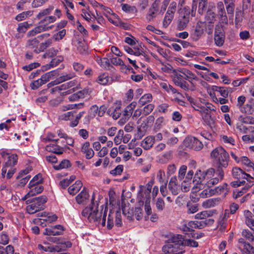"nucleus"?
Returning a JSON list of instances; mask_svg holds the SVG:
<instances>
[{
  "mask_svg": "<svg viewBox=\"0 0 254 254\" xmlns=\"http://www.w3.org/2000/svg\"><path fill=\"white\" fill-rule=\"evenodd\" d=\"M64 28V21H61L59 22L56 27V30L59 31L58 33L55 34L54 36V38L56 41H59L62 40L64 37L63 31V28Z\"/></svg>",
  "mask_w": 254,
  "mask_h": 254,
  "instance_id": "30",
  "label": "nucleus"
},
{
  "mask_svg": "<svg viewBox=\"0 0 254 254\" xmlns=\"http://www.w3.org/2000/svg\"><path fill=\"white\" fill-rule=\"evenodd\" d=\"M78 99L84 98L89 94L88 89H84L83 90L79 91L76 93Z\"/></svg>",
  "mask_w": 254,
  "mask_h": 254,
  "instance_id": "61",
  "label": "nucleus"
},
{
  "mask_svg": "<svg viewBox=\"0 0 254 254\" xmlns=\"http://www.w3.org/2000/svg\"><path fill=\"white\" fill-rule=\"evenodd\" d=\"M82 183L80 181H76L74 184L70 186L68 189V192L70 194H75L81 189Z\"/></svg>",
  "mask_w": 254,
  "mask_h": 254,
  "instance_id": "28",
  "label": "nucleus"
},
{
  "mask_svg": "<svg viewBox=\"0 0 254 254\" xmlns=\"http://www.w3.org/2000/svg\"><path fill=\"white\" fill-rule=\"evenodd\" d=\"M154 108V105L153 104H148L143 108L142 111L143 112V114L146 116L149 114L153 111Z\"/></svg>",
  "mask_w": 254,
  "mask_h": 254,
  "instance_id": "56",
  "label": "nucleus"
},
{
  "mask_svg": "<svg viewBox=\"0 0 254 254\" xmlns=\"http://www.w3.org/2000/svg\"><path fill=\"white\" fill-rule=\"evenodd\" d=\"M205 24L203 22L198 21L191 30L190 35L193 41H198L204 33Z\"/></svg>",
  "mask_w": 254,
  "mask_h": 254,
  "instance_id": "11",
  "label": "nucleus"
},
{
  "mask_svg": "<svg viewBox=\"0 0 254 254\" xmlns=\"http://www.w3.org/2000/svg\"><path fill=\"white\" fill-rule=\"evenodd\" d=\"M89 197V195L86 190L84 188L83 190L76 196V200L78 204L84 203Z\"/></svg>",
  "mask_w": 254,
  "mask_h": 254,
  "instance_id": "27",
  "label": "nucleus"
},
{
  "mask_svg": "<svg viewBox=\"0 0 254 254\" xmlns=\"http://www.w3.org/2000/svg\"><path fill=\"white\" fill-rule=\"evenodd\" d=\"M186 246L197 247L198 246V243L191 239H186L184 240L183 249Z\"/></svg>",
  "mask_w": 254,
  "mask_h": 254,
  "instance_id": "51",
  "label": "nucleus"
},
{
  "mask_svg": "<svg viewBox=\"0 0 254 254\" xmlns=\"http://www.w3.org/2000/svg\"><path fill=\"white\" fill-rule=\"evenodd\" d=\"M172 76L176 85L180 87L185 90H188L189 89V84L184 80V75L180 72V68L173 70Z\"/></svg>",
  "mask_w": 254,
  "mask_h": 254,
  "instance_id": "9",
  "label": "nucleus"
},
{
  "mask_svg": "<svg viewBox=\"0 0 254 254\" xmlns=\"http://www.w3.org/2000/svg\"><path fill=\"white\" fill-rule=\"evenodd\" d=\"M52 231H55L56 233H53V235H62L64 232V227L61 225H57L51 227Z\"/></svg>",
  "mask_w": 254,
  "mask_h": 254,
  "instance_id": "49",
  "label": "nucleus"
},
{
  "mask_svg": "<svg viewBox=\"0 0 254 254\" xmlns=\"http://www.w3.org/2000/svg\"><path fill=\"white\" fill-rule=\"evenodd\" d=\"M225 36L222 25H217L215 29L214 41L215 44L219 47L222 46L225 41Z\"/></svg>",
  "mask_w": 254,
  "mask_h": 254,
  "instance_id": "13",
  "label": "nucleus"
},
{
  "mask_svg": "<svg viewBox=\"0 0 254 254\" xmlns=\"http://www.w3.org/2000/svg\"><path fill=\"white\" fill-rule=\"evenodd\" d=\"M97 63L103 67L108 68L110 65V61L107 58L97 59Z\"/></svg>",
  "mask_w": 254,
  "mask_h": 254,
  "instance_id": "46",
  "label": "nucleus"
},
{
  "mask_svg": "<svg viewBox=\"0 0 254 254\" xmlns=\"http://www.w3.org/2000/svg\"><path fill=\"white\" fill-rule=\"evenodd\" d=\"M75 113L74 111H69L64 113V120L70 121L69 125L71 127H76L78 125L79 120L82 117L84 112H79L76 116L74 115Z\"/></svg>",
  "mask_w": 254,
  "mask_h": 254,
  "instance_id": "12",
  "label": "nucleus"
},
{
  "mask_svg": "<svg viewBox=\"0 0 254 254\" xmlns=\"http://www.w3.org/2000/svg\"><path fill=\"white\" fill-rule=\"evenodd\" d=\"M47 198L45 195H41L31 200H27L26 210L29 214H34L44 209V204L47 202Z\"/></svg>",
  "mask_w": 254,
  "mask_h": 254,
  "instance_id": "7",
  "label": "nucleus"
},
{
  "mask_svg": "<svg viewBox=\"0 0 254 254\" xmlns=\"http://www.w3.org/2000/svg\"><path fill=\"white\" fill-rule=\"evenodd\" d=\"M242 236L250 242H254V236L248 229H244L242 232Z\"/></svg>",
  "mask_w": 254,
  "mask_h": 254,
  "instance_id": "45",
  "label": "nucleus"
},
{
  "mask_svg": "<svg viewBox=\"0 0 254 254\" xmlns=\"http://www.w3.org/2000/svg\"><path fill=\"white\" fill-rule=\"evenodd\" d=\"M41 216L44 217L42 220L49 223L55 221L58 218V217L55 214L49 213H42Z\"/></svg>",
  "mask_w": 254,
  "mask_h": 254,
  "instance_id": "36",
  "label": "nucleus"
},
{
  "mask_svg": "<svg viewBox=\"0 0 254 254\" xmlns=\"http://www.w3.org/2000/svg\"><path fill=\"white\" fill-rule=\"evenodd\" d=\"M56 20V18L54 16H48L45 17L39 22L38 25L27 33V36H34L42 32L52 29L53 28L54 25H49V24L53 23Z\"/></svg>",
  "mask_w": 254,
  "mask_h": 254,
  "instance_id": "5",
  "label": "nucleus"
},
{
  "mask_svg": "<svg viewBox=\"0 0 254 254\" xmlns=\"http://www.w3.org/2000/svg\"><path fill=\"white\" fill-rule=\"evenodd\" d=\"M52 74L50 72H47L44 74L40 78V80L42 81V83L45 84L46 82L49 81L51 78Z\"/></svg>",
  "mask_w": 254,
  "mask_h": 254,
  "instance_id": "60",
  "label": "nucleus"
},
{
  "mask_svg": "<svg viewBox=\"0 0 254 254\" xmlns=\"http://www.w3.org/2000/svg\"><path fill=\"white\" fill-rule=\"evenodd\" d=\"M241 112L252 114L254 112V99L252 98L241 108Z\"/></svg>",
  "mask_w": 254,
  "mask_h": 254,
  "instance_id": "24",
  "label": "nucleus"
},
{
  "mask_svg": "<svg viewBox=\"0 0 254 254\" xmlns=\"http://www.w3.org/2000/svg\"><path fill=\"white\" fill-rule=\"evenodd\" d=\"M190 180L186 179L181 184V190L184 192H187L190 190Z\"/></svg>",
  "mask_w": 254,
  "mask_h": 254,
  "instance_id": "47",
  "label": "nucleus"
},
{
  "mask_svg": "<svg viewBox=\"0 0 254 254\" xmlns=\"http://www.w3.org/2000/svg\"><path fill=\"white\" fill-rule=\"evenodd\" d=\"M184 240L182 235L173 236L170 239V242L163 247V252L173 254H183L185 252L183 250Z\"/></svg>",
  "mask_w": 254,
  "mask_h": 254,
  "instance_id": "4",
  "label": "nucleus"
},
{
  "mask_svg": "<svg viewBox=\"0 0 254 254\" xmlns=\"http://www.w3.org/2000/svg\"><path fill=\"white\" fill-rule=\"evenodd\" d=\"M244 215L246 224L254 232V214L250 211L246 210L244 211Z\"/></svg>",
  "mask_w": 254,
  "mask_h": 254,
  "instance_id": "17",
  "label": "nucleus"
},
{
  "mask_svg": "<svg viewBox=\"0 0 254 254\" xmlns=\"http://www.w3.org/2000/svg\"><path fill=\"white\" fill-rule=\"evenodd\" d=\"M77 49L80 54H85L87 53V47L85 44L79 42Z\"/></svg>",
  "mask_w": 254,
  "mask_h": 254,
  "instance_id": "53",
  "label": "nucleus"
},
{
  "mask_svg": "<svg viewBox=\"0 0 254 254\" xmlns=\"http://www.w3.org/2000/svg\"><path fill=\"white\" fill-rule=\"evenodd\" d=\"M180 15L177 21V28L179 30L185 29L190 21V11L189 6H185L179 10Z\"/></svg>",
  "mask_w": 254,
  "mask_h": 254,
  "instance_id": "8",
  "label": "nucleus"
},
{
  "mask_svg": "<svg viewBox=\"0 0 254 254\" xmlns=\"http://www.w3.org/2000/svg\"><path fill=\"white\" fill-rule=\"evenodd\" d=\"M168 188L173 194L176 195L179 192V185L176 177H172L169 183Z\"/></svg>",
  "mask_w": 254,
  "mask_h": 254,
  "instance_id": "23",
  "label": "nucleus"
},
{
  "mask_svg": "<svg viewBox=\"0 0 254 254\" xmlns=\"http://www.w3.org/2000/svg\"><path fill=\"white\" fill-rule=\"evenodd\" d=\"M53 9V7H49L48 8L43 10L37 14V18L38 19H41L43 16H46L51 13Z\"/></svg>",
  "mask_w": 254,
  "mask_h": 254,
  "instance_id": "50",
  "label": "nucleus"
},
{
  "mask_svg": "<svg viewBox=\"0 0 254 254\" xmlns=\"http://www.w3.org/2000/svg\"><path fill=\"white\" fill-rule=\"evenodd\" d=\"M77 82L74 80L64 83V95L72 93L77 89Z\"/></svg>",
  "mask_w": 254,
  "mask_h": 254,
  "instance_id": "22",
  "label": "nucleus"
},
{
  "mask_svg": "<svg viewBox=\"0 0 254 254\" xmlns=\"http://www.w3.org/2000/svg\"><path fill=\"white\" fill-rule=\"evenodd\" d=\"M198 3V12L202 14L206 11V6L207 4V0H193L191 14L192 16H195V11Z\"/></svg>",
  "mask_w": 254,
  "mask_h": 254,
  "instance_id": "14",
  "label": "nucleus"
},
{
  "mask_svg": "<svg viewBox=\"0 0 254 254\" xmlns=\"http://www.w3.org/2000/svg\"><path fill=\"white\" fill-rule=\"evenodd\" d=\"M213 213L210 211H203L195 214V218L200 220H205L211 216Z\"/></svg>",
  "mask_w": 254,
  "mask_h": 254,
  "instance_id": "35",
  "label": "nucleus"
},
{
  "mask_svg": "<svg viewBox=\"0 0 254 254\" xmlns=\"http://www.w3.org/2000/svg\"><path fill=\"white\" fill-rule=\"evenodd\" d=\"M240 160V163L247 166L252 167L254 165V163L247 157L242 156Z\"/></svg>",
  "mask_w": 254,
  "mask_h": 254,
  "instance_id": "59",
  "label": "nucleus"
},
{
  "mask_svg": "<svg viewBox=\"0 0 254 254\" xmlns=\"http://www.w3.org/2000/svg\"><path fill=\"white\" fill-rule=\"evenodd\" d=\"M39 44V41L37 38H34L31 39H29L27 41L26 44V47L30 49H33L35 51V50L38 49L37 48V46Z\"/></svg>",
  "mask_w": 254,
  "mask_h": 254,
  "instance_id": "39",
  "label": "nucleus"
},
{
  "mask_svg": "<svg viewBox=\"0 0 254 254\" xmlns=\"http://www.w3.org/2000/svg\"><path fill=\"white\" fill-rule=\"evenodd\" d=\"M0 154L6 160L1 169V175L4 177L7 173L6 177L10 179L15 172L14 166L17 163L18 156L15 154H10L5 151H1Z\"/></svg>",
  "mask_w": 254,
  "mask_h": 254,
  "instance_id": "3",
  "label": "nucleus"
},
{
  "mask_svg": "<svg viewBox=\"0 0 254 254\" xmlns=\"http://www.w3.org/2000/svg\"><path fill=\"white\" fill-rule=\"evenodd\" d=\"M138 129L141 130L142 129L145 130L149 125L148 124L146 120V117H140L137 121Z\"/></svg>",
  "mask_w": 254,
  "mask_h": 254,
  "instance_id": "37",
  "label": "nucleus"
},
{
  "mask_svg": "<svg viewBox=\"0 0 254 254\" xmlns=\"http://www.w3.org/2000/svg\"><path fill=\"white\" fill-rule=\"evenodd\" d=\"M199 113L201 114L202 119L206 123H209V120L211 118V115L209 114V113L206 110L205 106L204 105L201 108Z\"/></svg>",
  "mask_w": 254,
  "mask_h": 254,
  "instance_id": "44",
  "label": "nucleus"
},
{
  "mask_svg": "<svg viewBox=\"0 0 254 254\" xmlns=\"http://www.w3.org/2000/svg\"><path fill=\"white\" fill-rule=\"evenodd\" d=\"M244 215L246 224L254 232V214L250 211L246 210L244 211Z\"/></svg>",
  "mask_w": 254,
  "mask_h": 254,
  "instance_id": "18",
  "label": "nucleus"
},
{
  "mask_svg": "<svg viewBox=\"0 0 254 254\" xmlns=\"http://www.w3.org/2000/svg\"><path fill=\"white\" fill-rule=\"evenodd\" d=\"M188 213L189 214L194 213L198 210V206L196 204H187Z\"/></svg>",
  "mask_w": 254,
  "mask_h": 254,
  "instance_id": "58",
  "label": "nucleus"
},
{
  "mask_svg": "<svg viewBox=\"0 0 254 254\" xmlns=\"http://www.w3.org/2000/svg\"><path fill=\"white\" fill-rule=\"evenodd\" d=\"M212 90L218 92L223 97L227 98L230 93L232 92V89L230 87H220L217 86H213Z\"/></svg>",
  "mask_w": 254,
  "mask_h": 254,
  "instance_id": "20",
  "label": "nucleus"
},
{
  "mask_svg": "<svg viewBox=\"0 0 254 254\" xmlns=\"http://www.w3.org/2000/svg\"><path fill=\"white\" fill-rule=\"evenodd\" d=\"M184 145L187 147L192 148L197 151L201 150L203 147L201 141L197 138L192 136H188L185 138L184 141Z\"/></svg>",
  "mask_w": 254,
  "mask_h": 254,
  "instance_id": "10",
  "label": "nucleus"
},
{
  "mask_svg": "<svg viewBox=\"0 0 254 254\" xmlns=\"http://www.w3.org/2000/svg\"><path fill=\"white\" fill-rule=\"evenodd\" d=\"M81 151L85 154V157L88 159L92 158L94 155V152L90 147V143L88 141H86L82 144Z\"/></svg>",
  "mask_w": 254,
  "mask_h": 254,
  "instance_id": "19",
  "label": "nucleus"
},
{
  "mask_svg": "<svg viewBox=\"0 0 254 254\" xmlns=\"http://www.w3.org/2000/svg\"><path fill=\"white\" fill-rule=\"evenodd\" d=\"M238 121L241 123H243L245 124H254V118H253L252 116L241 115L239 117Z\"/></svg>",
  "mask_w": 254,
  "mask_h": 254,
  "instance_id": "33",
  "label": "nucleus"
},
{
  "mask_svg": "<svg viewBox=\"0 0 254 254\" xmlns=\"http://www.w3.org/2000/svg\"><path fill=\"white\" fill-rule=\"evenodd\" d=\"M158 3L155 1L151 5L149 9L146 16V20L148 22H152L157 16L158 11Z\"/></svg>",
  "mask_w": 254,
  "mask_h": 254,
  "instance_id": "16",
  "label": "nucleus"
},
{
  "mask_svg": "<svg viewBox=\"0 0 254 254\" xmlns=\"http://www.w3.org/2000/svg\"><path fill=\"white\" fill-rule=\"evenodd\" d=\"M180 72L183 74L184 79L190 82H192V80L197 78L193 73L187 68H180Z\"/></svg>",
  "mask_w": 254,
  "mask_h": 254,
  "instance_id": "26",
  "label": "nucleus"
},
{
  "mask_svg": "<svg viewBox=\"0 0 254 254\" xmlns=\"http://www.w3.org/2000/svg\"><path fill=\"white\" fill-rule=\"evenodd\" d=\"M152 100V96L150 93H147L143 95L139 100L138 105L139 106L141 107L144 106L148 102H150Z\"/></svg>",
  "mask_w": 254,
  "mask_h": 254,
  "instance_id": "32",
  "label": "nucleus"
},
{
  "mask_svg": "<svg viewBox=\"0 0 254 254\" xmlns=\"http://www.w3.org/2000/svg\"><path fill=\"white\" fill-rule=\"evenodd\" d=\"M28 187L30 190L28 192V195L31 194L32 196L42 192L44 190L43 186L42 184L34 185L33 187L28 186Z\"/></svg>",
  "mask_w": 254,
  "mask_h": 254,
  "instance_id": "29",
  "label": "nucleus"
},
{
  "mask_svg": "<svg viewBox=\"0 0 254 254\" xmlns=\"http://www.w3.org/2000/svg\"><path fill=\"white\" fill-rule=\"evenodd\" d=\"M214 222V220L213 219L191 221L190 222V226L191 228L200 229L207 225H211Z\"/></svg>",
  "mask_w": 254,
  "mask_h": 254,
  "instance_id": "15",
  "label": "nucleus"
},
{
  "mask_svg": "<svg viewBox=\"0 0 254 254\" xmlns=\"http://www.w3.org/2000/svg\"><path fill=\"white\" fill-rule=\"evenodd\" d=\"M194 184L193 188H198L199 190L204 189L201 193L202 197H208L212 195L217 194H224V195L227 194L228 192V189L227 188V184L226 183L223 184L222 185H220L215 189H209L211 187H207L205 184ZM212 186H211L212 187Z\"/></svg>",
  "mask_w": 254,
  "mask_h": 254,
  "instance_id": "6",
  "label": "nucleus"
},
{
  "mask_svg": "<svg viewBox=\"0 0 254 254\" xmlns=\"http://www.w3.org/2000/svg\"><path fill=\"white\" fill-rule=\"evenodd\" d=\"M97 81L102 85L107 84L110 82L108 73H104L100 75L98 77Z\"/></svg>",
  "mask_w": 254,
  "mask_h": 254,
  "instance_id": "42",
  "label": "nucleus"
},
{
  "mask_svg": "<svg viewBox=\"0 0 254 254\" xmlns=\"http://www.w3.org/2000/svg\"><path fill=\"white\" fill-rule=\"evenodd\" d=\"M94 199L93 194L91 203L82 210V215L87 218L90 222L97 223L104 226L106 224L108 207L106 205H102L99 208V201Z\"/></svg>",
  "mask_w": 254,
  "mask_h": 254,
  "instance_id": "2",
  "label": "nucleus"
},
{
  "mask_svg": "<svg viewBox=\"0 0 254 254\" xmlns=\"http://www.w3.org/2000/svg\"><path fill=\"white\" fill-rule=\"evenodd\" d=\"M229 217V210L226 209L225 210L223 216L220 217L218 221V227L221 231H224L226 228L227 220Z\"/></svg>",
  "mask_w": 254,
  "mask_h": 254,
  "instance_id": "25",
  "label": "nucleus"
},
{
  "mask_svg": "<svg viewBox=\"0 0 254 254\" xmlns=\"http://www.w3.org/2000/svg\"><path fill=\"white\" fill-rule=\"evenodd\" d=\"M98 110L99 108L96 105H92L90 107L88 113L90 114L94 118L96 115H97Z\"/></svg>",
  "mask_w": 254,
  "mask_h": 254,
  "instance_id": "63",
  "label": "nucleus"
},
{
  "mask_svg": "<svg viewBox=\"0 0 254 254\" xmlns=\"http://www.w3.org/2000/svg\"><path fill=\"white\" fill-rule=\"evenodd\" d=\"M210 157L216 164V171L212 168L205 171L200 170L197 171L193 180L195 184H205L209 187L213 186L219 181L223 179V168L228 167L230 160L229 153L223 147H218L211 151Z\"/></svg>",
  "mask_w": 254,
  "mask_h": 254,
  "instance_id": "1",
  "label": "nucleus"
},
{
  "mask_svg": "<svg viewBox=\"0 0 254 254\" xmlns=\"http://www.w3.org/2000/svg\"><path fill=\"white\" fill-rule=\"evenodd\" d=\"M150 198L149 196L148 198H147L144 205L145 212L148 216L150 215L152 213V209L150 205Z\"/></svg>",
  "mask_w": 254,
  "mask_h": 254,
  "instance_id": "55",
  "label": "nucleus"
},
{
  "mask_svg": "<svg viewBox=\"0 0 254 254\" xmlns=\"http://www.w3.org/2000/svg\"><path fill=\"white\" fill-rule=\"evenodd\" d=\"M136 104V103L135 102H132L126 108L124 111V115L126 118H128L132 115L133 110L135 107Z\"/></svg>",
  "mask_w": 254,
  "mask_h": 254,
  "instance_id": "38",
  "label": "nucleus"
},
{
  "mask_svg": "<svg viewBox=\"0 0 254 254\" xmlns=\"http://www.w3.org/2000/svg\"><path fill=\"white\" fill-rule=\"evenodd\" d=\"M52 43V40L51 39H48L44 42L41 43L40 44L39 48L38 49H35V52L37 53L43 51L46 48L49 47Z\"/></svg>",
  "mask_w": 254,
  "mask_h": 254,
  "instance_id": "40",
  "label": "nucleus"
},
{
  "mask_svg": "<svg viewBox=\"0 0 254 254\" xmlns=\"http://www.w3.org/2000/svg\"><path fill=\"white\" fill-rule=\"evenodd\" d=\"M219 201V198H210L203 201L202 205L205 208H210L217 205Z\"/></svg>",
  "mask_w": 254,
  "mask_h": 254,
  "instance_id": "31",
  "label": "nucleus"
},
{
  "mask_svg": "<svg viewBox=\"0 0 254 254\" xmlns=\"http://www.w3.org/2000/svg\"><path fill=\"white\" fill-rule=\"evenodd\" d=\"M165 202L162 198H158L156 200V207L158 210L162 211L165 207Z\"/></svg>",
  "mask_w": 254,
  "mask_h": 254,
  "instance_id": "52",
  "label": "nucleus"
},
{
  "mask_svg": "<svg viewBox=\"0 0 254 254\" xmlns=\"http://www.w3.org/2000/svg\"><path fill=\"white\" fill-rule=\"evenodd\" d=\"M31 15L32 12L31 11H25L18 14L16 16L15 19L17 21H22Z\"/></svg>",
  "mask_w": 254,
  "mask_h": 254,
  "instance_id": "48",
  "label": "nucleus"
},
{
  "mask_svg": "<svg viewBox=\"0 0 254 254\" xmlns=\"http://www.w3.org/2000/svg\"><path fill=\"white\" fill-rule=\"evenodd\" d=\"M123 171V166L119 165L117 166L114 170L111 171V174L116 176L120 175Z\"/></svg>",
  "mask_w": 254,
  "mask_h": 254,
  "instance_id": "64",
  "label": "nucleus"
},
{
  "mask_svg": "<svg viewBox=\"0 0 254 254\" xmlns=\"http://www.w3.org/2000/svg\"><path fill=\"white\" fill-rule=\"evenodd\" d=\"M233 176L238 180L242 179L245 177L244 175V172L239 167H234L232 171Z\"/></svg>",
  "mask_w": 254,
  "mask_h": 254,
  "instance_id": "34",
  "label": "nucleus"
},
{
  "mask_svg": "<svg viewBox=\"0 0 254 254\" xmlns=\"http://www.w3.org/2000/svg\"><path fill=\"white\" fill-rule=\"evenodd\" d=\"M43 182V178L42 175L40 174L36 175L30 181L29 183L28 186L33 187L34 185H37L38 184H41Z\"/></svg>",
  "mask_w": 254,
  "mask_h": 254,
  "instance_id": "41",
  "label": "nucleus"
},
{
  "mask_svg": "<svg viewBox=\"0 0 254 254\" xmlns=\"http://www.w3.org/2000/svg\"><path fill=\"white\" fill-rule=\"evenodd\" d=\"M64 90V84H62L60 86H56L51 89L52 92L55 94H60L61 95L63 96V90Z\"/></svg>",
  "mask_w": 254,
  "mask_h": 254,
  "instance_id": "62",
  "label": "nucleus"
},
{
  "mask_svg": "<svg viewBox=\"0 0 254 254\" xmlns=\"http://www.w3.org/2000/svg\"><path fill=\"white\" fill-rule=\"evenodd\" d=\"M82 16L87 21H94L95 20V16H94L92 17L90 13L85 9L82 10Z\"/></svg>",
  "mask_w": 254,
  "mask_h": 254,
  "instance_id": "54",
  "label": "nucleus"
},
{
  "mask_svg": "<svg viewBox=\"0 0 254 254\" xmlns=\"http://www.w3.org/2000/svg\"><path fill=\"white\" fill-rule=\"evenodd\" d=\"M174 14L167 11L163 20V25L164 27H167L173 19Z\"/></svg>",
  "mask_w": 254,
  "mask_h": 254,
  "instance_id": "43",
  "label": "nucleus"
},
{
  "mask_svg": "<svg viewBox=\"0 0 254 254\" xmlns=\"http://www.w3.org/2000/svg\"><path fill=\"white\" fill-rule=\"evenodd\" d=\"M170 105L167 103H162L159 105L158 107L159 112L163 113L164 114L167 113L169 111V107Z\"/></svg>",
  "mask_w": 254,
  "mask_h": 254,
  "instance_id": "57",
  "label": "nucleus"
},
{
  "mask_svg": "<svg viewBox=\"0 0 254 254\" xmlns=\"http://www.w3.org/2000/svg\"><path fill=\"white\" fill-rule=\"evenodd\" d=\"M155 142V137L154 136L149 135L146 137L141 141V146L145 150L151 148Z\"/></svg>",
  "mask_w": 254,
  "mask_h": 254,
  "instance_id": "21",
  "label": "nucleus"
}]
</instances>
